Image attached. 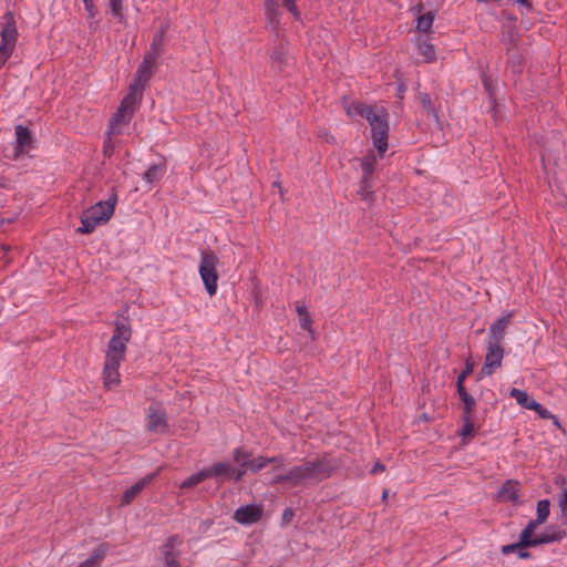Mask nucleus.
<instances>
[{
	"label": "nucleus",
	"instance_id": "5701e85b",
	"mask_svg": "<svg viewBox=\"0 0 567 567\" xmlns=\"http://www.w3.org/2000/svg\"><path fill=\"white\" fill-rule=\"evenodd\" d=\"M265 13L271 28H277L280 21V11L277 0H265Z\"/></svg>",
	"mask_w": 567,
	"mask_h": 567
},
{
	"label": "nucleus",
	"instance_id": "7ed1b4c3",
	"mask_svg": "<svg viewBox=\"0 0 567 567\" xmlns=\"http://www.w3.org/2000/svg\"><path fill=\"white\" fill-rule=\"evenodd\" d=\"M117 203V196L113 193L107 200L99 202L85 209L81 215V227L78 231L81 234H91L96 226L105 224L114 214Z\"/></svg>",
	"mask_w": 567,
	"mask_h": 567
},
{
	"label": "nucleus",
	"instance_id": "6ab92c4d",
	"mask_svg": "<svg viewBox=\"0 0 567 567\" xmlns=\"http://www.w3.org/2000/svg\"><path fill=\"white\" fill-rule=\"evenodd\" d=\"M378 110L377 106L368 105L364 103H351L346 107V112L349 116H361L364 118H370V116Z\"/></svg>",
	"mask_w": 567,
	"mask_h": 567
},
{
	"label": "nucleus",
	"instance_id": "3c124183",
	"mask_svg": "<svg viewBox=\"0 0 567 567\" xmlns=\"http://www.w3.org/2000/svg\"><path fill=\"white\" fill-rule=\"evenodd\" d=\"M297 309H298L300 317L306 312V310L301 307H298Z\"/></svg>",
	"mask_w": 567,
	"mask_h": 567
},
{
	"label": "nucleus",
	"instance_id": "9b49d317",
	"mask_svg": "<svg viewBox=\"0 0 567 567\" xmlns=\"http://www.w3.org/2000/svg\"><path fill=\"white\" fill-rule=\"evenodd\" d=\"M550 513V502L548 499H540L537 503L536 509V519L530 520L528 525L524 528V538L529 537L534 534L536 527L538 525L544 524Z\"/></svg>",
	"mask_w": 567,
	"mask_h": 567
},
{
	"label": "nucleus",
	"instance_id": "4c0bfd02",
	"mask_svg": "<svg viewBox=\"0 0 567 567\" xmlns=\"http://www.w3.org/2000/svg\"><path fill=\"white\" fill-rule=\"evenodd\" d=\"M84 4V9L87 12V18L93 20L97 14V9L95 7L94 0H82Z\"/></svg>",
	"mask_w": 567,
	"mask_h": 567
},
{
	"label": "nucleus",
	"instance_id": "f704fd0d",
	"mask_svg": "<svg viewBox=\"0 0 567 567\" xmlns=\"http://www.w3.org/2000/svg\"><path fill=\"white\" fill-rule=\"evenodd\" d=\"M268 464V457L258 456L256 458H250L249 462V471L258 472L264 468Z\"/></svg>",
	"mask_w": 567,
	"mask_h": 567
},
{
	"label": "nucleus",
	"instance_id": "2f4dec72",
	"mask_svg": "<svg viewBox=\"0 0 567 567\" xmlns=\"http://www.w3.org/2000/svg\"><path fill=\"white\" fill-rule=\"evenodd\" d=\"M251 454L241 449L234 451V461L243 468L248 470Z\"/></svg>",
	"mask_w": 567,
	"mask_h": 567
},
{
	"label": "nucleus",
	"instance_id": "393cba45",
	"mask_svg": "<svg viewBox=\"0 0 567 567\" xmlns=\"http://www.w3.org/2000/svg\"><path fill=\"white\" fill-rule=\"evenodd\" d=\"M498 497L503 502H514L518 497V486L516 482L507 481L498 492Z\"/></svg>",
	"mask_w": 567,
	"mask_h": 567
},
{
	"label": "nucleus",
	"instance_id": "6e6552de",
	"mask_svg": "<svg viewBox=\"0 0 567 567\" xmlns=\"http://www.w3.org/2000/svg\"><path fill=\"white\" fill-rule=\"evenodd\" d=\"M565 536V532H555L542 536L534 537V534L529 537L524 538V532L519 536V543L507 545L503 547V553L508 554L515 551L519 547H533L540 544H548L553 542L561 540Z\"/></svg>",
	"mask_w": 567,
	"mask_h": 567
},
{
	"label": "nucleus",
	"instance_id": "39448f33",
	"mask_svg": "<svg viewBox=\"0 0 567 567\" xmlns=\"http://www.w3.org/2000/svg\"><path fill=\"white\" fill-rule=\"evenodd\" d=\"M389 113L384 107H378V110L368 118L371 127V137L374 147L378 150L379 155L382 157L388 150V137H389Z\"/></svg>",
	"mask_w": 567,
	"mask_h": 567
},
{
	"label": "nucleus",
	"instance_id": "f03ea898",
	"mask_svg": "<svg viewBox=\"0 0 567 567\" xmlns=\"http://www.w3.org/2000/svg\"><path fill=\"white\" fill-rule=\"evenodd\" d=\"M333 465L326 458L306 460L300 465L293 466L285 474L274 476L272 483H288L291 487L318 483L331 475Z\"/></svg>",
	"mask_w": 567,
	"mask_h": 567
},
{
	"label": "nucleus",
	"instance_id": "a878e982",
	"mask_svg": "<svg viewBox=\"0 0 567 567\" xmlns=\"http://www.w3.org/2000/svg\"><path fill=\"white\" fill-rule=\"evenodd\" d=\"M417 52L423 58V62L431 63L436 60L434 45L426 40H417Z\"/></svg>",
	"mask_w": 567,
	"mask_h": 567
},
{
	"label": "nucleus",
	"instance_id": "423d86ee",
	"mask_svg": "<svg viewBox=\"0 0 567 567\" xmlns=\"http://www.w3.org/2000/svg\"><path fill=\"white\" fill-rule=\"evenodd\" d=\"M218 262L219 260L213 251L206 250L202 252L198 271L209 296L216 295L217 291Z\"/></svg>",
	"mask_w": 567,
	"mask_h": 567
},
{
	"label": "nucleus",
	"instance_id": "c756f323",
	"mask_svg": "<svg viewBox=\"0 0 567 567\" xmlns=\"http://www.w3.org/2000/svg\"><path fill=\"white\" fill-rule=\"evenodd\" d=\"M209 478V473L207 472L206 467L202 468L197 473L190 475L188 478H186L182 484L181 488H190L203 481Z\"/></svg>",
	"mask_w": 567,
	"mask_h": 567
},
{
	"label": "nucleus",
	"instance_id": "58836bf2",
	"mask_svg": "<svg viewBox=\"0 0 567 567\" xmlns=\"http://www.w3.org/2000/svg\"><path fill=\"white\" fill-rule=\"evenodd\" d=\"M559 507L564 518V523L567 524V487L564 489L563 496L559 501Z\"/></svg>",
	"mask_w": 567,
	"mask_h": 567
},
{
	"label": "nucleus",
	"instance_id": "a19ab883",
	"mask_svg": "<svg viewBox=\"0 0 567 567\" xmlns=\"http://www.w3.org/2000/svg\"><path fill=\"white\" fill-rule=\"evenodd\" d=\"M282 6L287 8L289 12L293 14L295 18H299V11L296 6V0H281Z\"/></svg>",
	"mask_w": 567,
	"mask_h": 567
},
{
	"label": "nucleus",
	"instance_id": "4be33fe9",
	"mask_svg": "<svg viewBox=\"0 0 567 567\" xmlns=\"http://www.w3.org/2000/svg\"><path fill=\"white\" fill-rule=\"evenodd\" d=\"M457 393L463 403V415L462 416H470L471 419H474L475 406H476L475 399L470 393L466 392L464 385H460V391Z\"/></svg>",
	"mask_w": 567,
	"mask_h": 567
},
{
	"label": "nucleus",
	"instance_id": "ddd939ff",
	"mask_svg": "<svg viewBox=\"0 0 567 567\" xmlns=\"http://www.w3.org/2000/svg\"><path fill=\"white\" fill-rule=\"evenodd\" d=\"M261 508L256 505H246L236 509L234 518L240 524H252L260 519Z\"/></svg>",
	"mask_w": 567,
	"mask_h": 567
},
{
	"label": "nucleus",
	"instance_id": "c03bdc74",
	"mask_svg": "<svg viewBox=\"0 0 567 567\" xmlns=\"http://www.w3.org/2000/svg\"><path fill=\"white\" fill-rule=\"evenodd\" d=\"M179 558H169L167 560H164V567H182Z\"/></svg>",
	"mask_w": 567,
	"mask_h": 567
},
{
	"label": "nucleus",
	"instance_id": "a18cd8bd",
	"mask_svg": "<svg viewBox=\"0 0 567 567\" xmlns=\"http://www.w3.org/2000/svg\"><path fill=\"white\" fill-rule=\"evenodd\" d=\"M293 517V511L291 508H286L282 513L284 523H289Z\"/></svg>",
	"mask_w": 567,
	"mask_h": 567
},
{
	"label": "nucleus",
	"instance_id": "864d4df0",
	"mask_svg": "<svg viewBox=\"0 0 567 567\" xmlns=\"http://www.w3.org/2000/svg\"><path fill=\"white\" fill-rule=\"evenodd\" d=\"M519 557H523V558L528 557V554H527V553H524V551H520V553H519Z\"/></svg>",
	"mask_w": 567,
	"mask_h": 567
},
{
	"label": "nucleus",
	"instance_id": "5fc2aeb1",
	"mask_svg": "<svg viewBox=\"0 0 567 567\" xmlns=\"http://www.w3.org/2000/svg\"><path fill=\"white\" fill-rule=\"evenodd\" d=\"M386 497H388V491H386V489H384V491H383V494H382V498H383V499H385Z\"/></svg>",
	"mask_w": 567,
	"mask_h": 567
},
{
	"label": "nucleus",
	"instance_id": "c85d7f7f",
	"mask_svg": "<svg viewBox=\"0 0 567 567\" xmlns=\"http://www.w3.org/2000/svg\"><path fill=\"white\" fill-rule=\"evenodd\" d=\"M105 556V547L100 546L96 548L87 559L81 563L78 567H100L101 561Z\"/></svg>",
	"mask_w": 567,
	"mask_h": 567
},
{
	"label": "nucleus",
	"instance_id": "b1692460",
	"mask_svg": "<svg viewBox=\"0 0 567 567\" xmlns=\"http://www.w3.org/2000/svg\"><path fill=\"white\" fill-rule=\"evenodd\" d=\"M377 165V157L373 154L367 155L361 161V167L363 172L362 183L364 184V188L369 187V181L372 177Z\"/></svg>",
	"mask_w": 567,
	"mask_h": 567
},
{
	"label": "nucleus",
	"instance_id": "7c9ffc66",
	"mask_svg": "<svg viewBox=\"0 0 567 567\" xmlns=\"http://www.w3.org/2000/svg\"><path fill=\"white\" fill-rule=\"evenodd\" d=\"M435 14L433 12H426L416 18V30L419 32L427 33L431 30Z\"/></svg>",
	"mask_w": 567,
	"mask_h": 567
},
{
	"label": "nucleus",
	"instance_id": "09e8293b",
	"mask_svg": "<svg viewBox=\"0 0 567 567\" xmlns=\"http://www.w3.org/2000/svg\"><path fill=\"white\" fill-rule=\"evenodd\" d=\"M384 470H385V466L383 464L375 463L374 466L371 470V473L372 474H377V473L383 472Z\"/></svg>",
	"mask_w": 567,
	"mask_h": 567
},
{
	"label": "nucleus",
	"instance_id": "72a5a7b5",
	"mask_svg": "<svg viewBox=\"0 0 567 567\" xmlns=\"http://www.w3.org/2000/svg\"><path fill=\"white\" fill-rule=\"evenodd\" d=\"M164 33H165V30L162 29L159 32L154 34L153 41L150 47L151 50H154V51L156 50V51H159L161 53L163 52Z\"/></svg>",
	"mask_w": 567,
	"mask_h": 567
},
{
	"label": "nucleus",
	"instance_id": "49530a36",
	"mask_svg": "<svg viewBox=\"0 0 567 567\" xmlns=\"http://www.w3.org/2000/svg\"><path fill=\"white\" fill-rule=\"evenodd\" d=\"M268 463H274L275 467L279 468L284 465V458L281 456L268 457Z\"/></svg>",
	"mask_w": 567,
	"mask_h": 567
},
{
	"label": "nucleus",
	"instance_id": "9d476101",
	"mask_svg": "<svg viewBox=\"0 0 567 567\" xmlns=\"http://www.w3.org/2000/svg\"><path fill=\"white\" fill-rule=\"evenodd\" d=\"M512 318L513 312H505L502 315V317L495 320L488 328L486 341L502 344Z\"/></svg>",
	"mask_w": 567,
	"mask_h": 567
},
{
	"label": "nucleus",
	"instance_id": "2eb2a0df",
	"mask_svg": "<svg viewBox=\"0 0 567 567\" xmlns=\"http://www.w3.org/2000/svg\"><path fill=\"white\" fill-rule=\"evenodd\" d=\"M133 116V113L123 107L118 106L117 112L114 114V116L110 121V132L109 134L117 135L122 132V127L126 125Z\"/></svg>",
	"mask_w": 567,
	"mask_h": 567
},
{
	"label": "nucleus",
	"instance_id": "e433bc0d",
	"mask_svg": "<svg viewBox=\"0 0 567 567\" xmlns=\"http://www.w3.org/2000/svg\"><path fill=\"white\" fill-rule=\"evenodd\" d=\"M161 52L159 51H154V50H148L145 55H144V59H143V62L144 64L146 65H150L152 68L155 69V64H156V61L157 59L161 56Z\"/></svg>",
	"mask_w": 567,
	"mask_h": 567
},
{
	"label": "nucleus",
	"instance_id": "a211bd4d",
	"mask_svg": "<svg viewBox=\"0 0 567 567\" xmlns=\"http://www.w3.org/2000/svg\"><path fill=\"white\" fill-rule=\"evenodd\" d=\"M143 90L135 87L133 85H130L128 93L124 96L122 100L120 106L124 110L128 111L134 114L140 100L142 97Z\"/></svg>",
	"mask_w": 567,
	"mask_h": 567
},
{
	"label": "nucleus",
	"instance_id": "79ce46f5",
	"mask_svg": "<svg viewBox=\"0 0 567 567\" xmlns=\"http://www.w3.org/2000/svg\"><path fill=\"white\" fill-rule=\"evenodd\" d=\"M299 324L300 327L303 329V330H307L309 332H312L311 330V319H310V316L305 312L300 319H299Z\"/></svg>",
	"mask_w": 567,
	"mask_h": 567
},
{
	"label": "nucleus",
	"instance_id": "20e7f679",
	"mask_svg": "<svg viewBox=\"0 0 567 567\" xmlns=\"http://www.w3.org/2000/svg\"><path fill=\"white\" fill-rule=\"evenodd\" d=\"M0 28V68H2L14 52L19 37L14 14L11 11L2 16Z\"/></svg>",
	"mask_w": 567,
	"mask_h": 567
},
{
	"label": "nucleus",
	"instance_id": "cd10ccee",
	"mask_svg": "<svg viewBox=\"0 0 567 567\" xmlns=\"http://www.w3.org/2000/svg\"><path fill=\"white\" fill-rule=\"evenodd\" d=\"M462 429L460 432L462 443L466 444L470 439H472L475 434V423L474 419H471L470 416H462Z\"/></svg>",
	"mask_w": 567,
	"mask_h": 567
},
{
	"label": "nucleus",
	"instance_id": "603ef678",
	"mask_svg": "<svg viewBox=\"0 0 567 567\" xmlns=\"http://www.w3.org/2000/svg\"><path fill=\"white\" fill-rule=\"evenodd\" d=\"M271 59H272V61H274V63H275L277 60H279V59H280V55H274V54H272V55H271Z\"/></svg>",
	"mask_w": 567,
	"mask_h": 567
},
{
	"label": "nucleus",
	"instance_id": "6e6d98bb",
	"mask_svg": "<svg viewBox=\"0 0 567 567\" xmlns=\"http://www.w3.org/2000/svg\"><path fill=\"white\" fill-rule=\"evenodd\" d=\"M90 28L91 29H95L96 28V22H90Z\"/></svg>",
	"mask_w": 567,
	"mask_h": 567
},
{
	"label": "nucleus",
	"instance_id": "f257e3e1",
	"mask_svg": "<svg viewBox=\"0 0 567 567\" xmlns=\"http://www.w3.org/2000/svg\"><path fill=\"white\" fill-rule=\"evenodd\" d=\"M131 338V329L124 323H117L112 338L107 343L103 367V386L111 390L120 385V365L125 359L127 342Z\"/></svg>",
	"mask_w": 567,
	"mask_h": 567
},
{
	"label": "nucleus",
	"instance_id": "ea45409f",
	"mask_svg": "<svg viewBox=\"0 0 567 567\" xmlns=\"http://www.w3.org/2000/svg\"><path fill=\"white\" fill-rule=\"evenodd\" d=\"M282 6L287 8L289 12L293 14L295 18H299V11L296 6V0H281Z\"/></svg>",
	"mask_w": 567,
	"mask_h": 567
},
{
	"label": "nucleus",
	"instance_id": "f8f14e48",
	"mask_svg": "<svg viewBox=\"0 0 567 567\" xmlns=\"http://www.w3.org/2000/svg\"><path fill=\"white\" fill-rule=\"evenodd\" d=\"M32 142H33V136H32L31 132L29 131V128H27L23 125H17L16 126V144H17V146H16V156L14 157L20 156L21 154H25L30 150Z\"/></svg>",
	"mask_w": 567,
	"mask_h": 567
},
{
	"label": "nucleus",
	"instance_id": "4468645a",
	"mask_svg": "<svg viewBox=\"0 0 567 567\" xmlns=\"http://www.w3.org/2000/svg\"><path fill=\"white\" fill-rule=\"evenodd\" d=\"M156 476V473L148 474L138 482H136L133 486H131L127 491L124 492L121 501L122 506H126L131 504L137 495L145 488L147 484H150Z\"/></svg>",
	"mask_w": 567,
	"mask_h": 567
},
{
	"label": "nucleus",
	"instance_id": "bb28decb",
	"mask_svg": "<svg viewBox=\"0 0 567 567\" xmlns=\"http://www.w3.org/2000/svg\"><path fill=\"white\" fill-rule=\"evenodd\" d=\"M509 396L515 399L520 406L527 410H532V405L536 403V401L532 399L526 391L519 390L517 388H513L509 391Z\"/></svg>",
	"mask_w": 567,
	"mask_h": 567
},
{
	"label": "nucleus",
	"instance_id": "8fccbe9b",
	"mask_svg": "<svg viewBox=\"0 0 567 567\" xmlns=\"http://www.w3.org/2000/svg\"><path fill=\"white\" fill-rule=\"evenodd\" d=\"M110 150V140L105 143L104 152L107 153Z\"/></svg>",
	"mask_w": 567,
	"mask_h": 567
},
{
	"label": "nucleus",
	"instance_id": "f3484780",
	"mask_svg": "<svg viewBox=\"0 0 567 567\" xmlns=\"http://www.w3.org/2000/svg\"><path fill=\"white\" fill-rule=\"evenodd\" d=\"M166 173L165 164H154L152 165L144 174L143 181L145 183L146 189H152L153 185L157 183Z\"/></svg>",
	"mask_w": 567,
	"mask_h": 567
},
{
	"label": "nucleus",
	"instance_id": "dca6fc26",
	"mask_svg": "<svg viewBox=\"0 0 567 567\" xmlns=\"http://www.w3.org/2000/svg\"><path fill=\"white\" fill-rule=\"evenodd\" d=\"M183 544V539L178 535H173L168 537L166 543L162 546L161 553L163 555V560H167L169 558H179L181 556V546Z\"/></svg>",
	"mask_w": 567,
	"mask_h": 567
},
{
	"label": "nucleus",
	"instance_id": "412c9836",
	"mask_svg": "<svg viewBox=\"0 0 567 567\" xmlns=\"http://www.w3.org/2000/svg\"><path fill=\"white\" fill-rule=\"evenodd\" d=\"M153 72H154V68L142 63L138 66L131 85L138 87L141 90H144L145 84L148 82V80L153 75Z\"/></svg>",
	"mask_w": 567,
	"mask_h": 567
},
{
	"label": "nucleus",
	"instance_id": "37998d69",
	"mask_svg": "<svg viewBox=\"0 0 567 567\" xmlns=\"http://www.w3.org/2000/svg\"><path fill=\"white\" fill-rule=\"evenodd\" d=\"M473 370V365L467 363L466 364V369L465 371H463L458 378H457V382H456V386H457V392L460 391V385H463V382L464 380L466 379V377L472 372Z\"/></svg>",
	"mask_w": 567,
	"mask_h": 567
},
{
	"label": "nucleus",
	"instance_id": "aec40b11",
	"mask_svg": "<svg viewBox=\"0 0 567 567\" xmlns=\"http://www.w3.org/2000/svg\"><path fill=\"white\" fill-rule=\"evenodd\" d=\"M210 477H226L230 478L235 474V468L227 462L215 463L208 467H206Z\"/></svg>",
	"mask_w": 567,
	"mask_h": 567
},
{
	"label": "nucleus",
	"instance_id": "de8ad7c7",
	"mask_svg": "<svg viewBox=\"0 0 567 567\" xmlns=\"http://www.w3.org/2000/svg\"><path fill=\"white\" fill-rule=\"evenodd\" d=\"M246 471L247 470L243 468V467L240 470H235V474L230 478L234 480L235 482H239V481H241V478L245 475Z\"/></svg>",
	"mask_w": 567,
	"mask_h": 567
},
{
	"label": "nucleus",
	"instance_id": "1a4fd4ad",
	"mask_svg": "<svg viewBox=\"0 0 567 567\" xmlns=\"http://www.w3.org/2000/svg\"><path fill=\"white\" fill-rule=\"evenodd\" d=\"M504 358V349L502 344L486 341L485 362L481 369L483 375H491L497 368L502 365Z\"/></svg>",
	"mask_w": 567,
	"mask_h": 567
},
{
	"label": "nucleus",
	"instance_id": "473e14b6",
	"mask_svg": "<svg viewBox=\"0 0 567 567\" xmlns=\"http://www.w3.org/2000/svg\"><path fill=\"white\" fill-rule=\"evenodd\" d=\"M109 4L113 17H115L118 20V22H123V0H109Z\"/></svg>",
	"mask_w": 567,
	"mask_h": 567
},
{
	"label": "nucleus",
	"instance_id": "0eeeda50",
	"mask_svg": "<svg viewBox=\"0 0 567 567\" xmlns=\"http://www.w3.org/2000/svg\"><path fill=\"white\" fill-rule=\"evenodd\" d=\"M145 429L155 434L168 433L166 412L157 403L151 404L146 410Z\"/></svg>",
	"mask_w": 567,
	"mask_h": 567
},
{
	"label": "nucleus",
	"instance_id": "c9c22d12",
	"mask_svg": "<svg viewBox=\"0 0 567 567\" xmlns=\"http://www.w3.org/2000/svg\"><path fill=\"white\" fill-rule=\"evenodd\" d=\"M532 411H535L542 419L544 420H555V415L547 409H545L542 404L536 402L532 405Z\"/></svg>",
	"mask_w": 567,
	"mask_h": 567
}]
</instances>
